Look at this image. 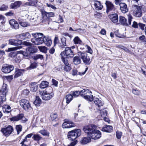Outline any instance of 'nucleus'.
I'll return each instance as SVG.
<instances>
[{
  "label": "nucleus",
  "instance_id": "nucleus-1",
  "mask_svg": "<svg viewBox=\"0 0 146 146\" xmlns=\"http://www.w3.org/2000/svg\"><path fill=\"white\" fill-rule=\"evenodd\" d=\"M96 127L94 124H89L84 126L83 129L88 136L96 140L100 138L101 135V132L96 129Z\"/></svg>",
  "mask_w": 146,
  "mask_h": 146
},
{
  "label": "nucleus",
  "instance_id": "nucleus-2",
  "mask_svg": "<svg viewBox=\"0 0 146 146\" xmlns=\"http://www.w3.org/2000/svg\"><path fill=\"white\" fill-rule=\"evenodd\" d=\"M60 55L61 59L65 66L64 68L65 71L68 72L71 69V68L69 64L68 58H72L74 56L73 52L70 48L67 47L65 48L64 51L62 52Z\"/></svg>",
  "mask_w": 146,
  "mask_h": 146
},
{
  "label": "nucleus",
  "instance_id": "nucleus-3",
  "mask_svg": "<svg viewBox=\"0 0 146 146\" xmlns=\"http://www.w3.org/2000/svg\"><path fill=\"white\" fill-rule=\"evenodd\" d=\"M81 134V131L80 129H75L69 131L68 133V139L70 140L74 141L79 137Z\"/></svg>",
  "mask_w": 146,
  "mask_h": 146
},
{
  "label": "nucleus",
  "instance_id": "nucleus-4",
  "mask_svg": "<svg viewBox=\"0 0 146 146\" xmlns=\"http://www.w3.org/2000/svg\"><path fill=\"white\" fill-rule=\"evenodd\" d=\"M7 85L3 84L1 89L0 90V108L2 106L3 102L5 101L6 94L8 92Z\"/></svg>",
  "mask_w": 146,
  "mask_h": 146
},
{
  "label": "nucleus",
  "instance_id": "nucleus-5",
  "mask_svg": "<svg viewBox=\"0 0 146 146\" xmlns=\"http://www.w3.org/2000/svg\"><path fill=\"white\" fill-rule=\"evenodd\" d=\"M40 11L42 16V22H47V23L49 24L50 22V18L53 17L54 16V13L53 12H47L43 9H41Z\"/></svg>",
  "mask_w": 146,
  "mask_h": 146
},
{
  "label": "nucleus",
  "instance_id": "nucleus-6",
  "mask_svg": "<svg viewBox=\"0 0 146 146\" xmlns=\"http://www.w3.org/2000/svg\"><path fill=\"white\" fill-rule=\"evenodd\" d=\"M26 51L20 50L18 51V53H22L24 57H27L29 54L35 53L37 52V49L35 46H29L26 49Z\"/></svg>",
  "mask_w": 146,
  "mask_h": 146
},
{
  "label": "nucleus",
  "instance_id": "nucleus-7",
  "mask_svg": "<svg viewBox=\"0 0 146 146\" xmlns=\"http://www.w3.org/2000/svg\"><path fill=\"white\" fill-rule=\"evenodd\" d=\"M90 93H92V92L87 89H84L80 91V95L85 99L91 102L93 100V98L92 95H89Z\"/></svg>",
  "mask_w": 146,
  "mask_h": 146
},
{
  "label": "nucleus",
  "instance_id": "nucleus-8",
  "mask_svg": "<svg viewBox=\"0 0 146 146\" xmlns=\"http://www.w3.org/2000/svg\"><path fill=\"white\" fill-rule=\"evenodd\" d=\"M9 44L13 45L19 46L23 44L25 46H31V43H29L26 41L22 42L21 40L18 39L15 40L11 39L9 40Z\"/></svg>",
  "mask_w": 146,
  "mask_h": 146
},
{
  "label": "nucleus",
  "instance_id": "nucleus-9",
  "mask_svg": "<svg viewBox=\"0 0 146 146\" xmlns=\"http://www.w3.org/2000/svg\"><path fill=\"white\" fill-rule=\"evenodd\" d=\"M133 17L131 15H129L128 16V22L127 21L125 18L123 16L119 17V21L121 25L125 26H128L131 25Z\"/></svg>",
  "mask_w": 146,
  "mask_h": 146
},
{
  "label": "nucleus",
  "instance_id": "nucleus-10",
  "mask_svg": "<svg viewBox=\"0 0 146 146\" xmlns=\"http://www.w3.org/2000/svg\"><path fill=\"white\" fill-rule=\"evenodd\" d=\"M20 103L23 108L26 111H28L31 109V104L27 100L22 99L20 101Z\"/></svg>",
  "mask_w": 146,
  "mask_h": 146
},
{
  "label": "nucleus",
  "instance_id": "nucleus-11",
  "mask_svg": "<svg viewBox=\"0 0 146 146\" xmlns=\"http://www.w3.org/2000/svg\"><path fill=\"white\" fill-rule=\"evenodd\" d=\"M40 94L41 95L42 98V100H50L54 96V94L51 92H47L46 91H43V92H40Z\"/></svg>",
  "mask_w": 146,
  "mask_h": 146
},
{
  "label": "nucleus",
  "instance_id": "nucleus-12",
  "mask_svg": "<svg viewBox=\"0 0 146 146\" xmlns=\"http://www.w3.org/2000/svg\"><path fill=\"white\" fill-rule=\"evenodd\" d=\"M132 11L135 17H139L141 16V11L140 7L136 5H133L132 7Z\"/></svg>",
  "mask_w": 146,
  "mask_h": 146
},
{
  "label": "nucleus",
  "instance_id": "nucleus-13",
  "mask_svg": "<svg viewBox=\"0 0 146 146\" xmlns=\"http://www.w3.org/2000/svg\"><path fill=\"white\" fill-rule=\"evenodd\" d=\"M10 119L11 121H18L21 120L23 123H25L27 121V119L24 117V114L23 113L19 114L15 116L10 118Z\"/></svg>",
  "mask_w": 146,
  "mask_h": 146
},
{
  "label": "nucleus",
  "instance_id": "nucleus-14",
  "mask_svg": "<svg viewBox=\"0 0 146 146\" xmlns=\"http://www.w3.org/2000/svg\"><path fill=\"white\" fill-rule=\"evenodd\" d=\"M14 68V66L13 65L5 64L3 65L1 70L5 73H9L13 71Z\"/></svg>",
  "mask_w": 146,
  "mask_h": 146
},
{
  "label": "nucleus",
  "instance_id": "nucleus-15",
  "mask_svg": "<svg viewBox=\"0 0 146 146\" xmlns=\"http://www.w3.org/2000/svg\"><path fill=\"white\" fill-rule=\"evenodd\" d=\"M81 57L84 63L86 65H89L90 64L92 60L90 57L88 56L86 53H81Z\"/></svg>",
  "mask_w": 146,
  "mask_h": 146
},
{
  "label": "nucleus",
  "instance_id": "nucleus-16",
  "mask_svg": "<svg viewBox=\"0 0 146 146\" xmlns=\"http://www.w3.org/2000/svg\"><path fill=\"white\" fill-rule=\"evenodd\" d=\"M13 130V127L11 125H9L6 128H2L1 131L5 136H8L11 133Z\"/></svg>",
  "mask_w": 146,
  "mask_h": 146
},
{
  "label": "nucleus",
  "instance_id": "nucleus-17",
  "mask_svg": "<svg viewBox=\"0 0 146 146\" xmlns=\"http://www.w3.org/2000/svg\"><path fill=\"white\" fill-rule=\"evenodd\" d=\"M65 122L62 125V127L64 128H70L75 127V124L73 122L68 119H66Z\"/></svg>",
  "mask_w": 146,
  "mask_h": 146
},
{
  "label": "nucleus",
  "instance_id": "nucleus-18",
  "mask_svg": "<svg viewBox=\"0 0 146 146\" xmlns=\"http://www.w3.org/2000/svg\"><path fill=\"white\" fill-rule=\"evenodd\" d=\"M44 36L42 37L41 36L40 38H33L31 39V41L32 43H34L35 45H38L44 42Z\"/></svg>",
  "mask_w": 146,
  "mask_h": 146
},
{
  "label": "nucleus",
  "instance_id": "nucleus-19",
  "mask_svg": "<svg viewBox=\"0 0 146 146\" xmlns=\"http://www.w3.org/2000/svg\"><path fill=\"white\" fill-rule=\"evenodd\" d=\"M105 4L107 8L106 13H108V12L115 10L114 5L111 2L107 1L105 2Z\"/></svg>",
  "mask_w": 146,
  "mask_h": 146
},
{
  "label": "nucleus",
  "instance_id": "nucleus-20",
  "mask_svg": "<svg viewBox=\"0 0 146 146\" xmlns=\"http://www.w3.org/2000/svg\"><path fill=\"white\" fill-rule=\"evenodd\" d=\"M9 23L12 28L18 29L19 28V25L18 23L14 19H12L9 21Z\"/></svg>",
  "mask_w": 146,
  "mask_h": 146
},
{
  "label": "nucleus",
  "instance_id": "nucleus-21",
  "mask_svg": "<svg viewBox=\"0 0 146 146\" xmlns=\"http://www.w3.org/2000/svg\"><path fill=\"white\" fill-rule=\"evenodd\" d=\"M94 102L96 105L98 107L103 106L104 102L101 99H99L97 98H96L93 99Z\"/></svg>",
  "mask_w": 146,
  "mask_h": 146
},
{
  "label": "nucleus",
  "instance_id": "nucleus-22",
  "mask_svg": "<svg viewBox=\"0 0 146 146\" xmlns=\"http://www.w3.org/2000/svg\"><path fill=\"white\" fill-rule=\"evenodd\" d=\"M120 9L122 12L124 13L127 12L128 10L127 5L125 3H121L119 4Z\"/></svg>",
  "mask_w": 146,
  "mask_h": 146
},
{
  "label": "nucleus",
  "instance_id": "nucleus-23",
  "mask_svg": "<svg viewBox=\"0 0 146 146\" xmlns=\"http://www.w3.org/2000/svg\"><path fill=\"white\" fill-rule=\"evenodd\" d=\"M110 19L114 23H117L118 21V16L116 13L113 14L109 15Z\"/></svg>",
  "mask_w": 146,
  "mask_h": 146
},
{
  "label": "nucleus",
  "instance_id": "nucleus-24",
  "mask_svg": "<svg viewBox=\"0 0 146 146\" xmlns=\"http://www.w3.org/2000/svg\"><path fill=\"white\" fill-rule=\"evenodd\" d=\"M113 130V127L112 126L106 125L103 127L102 131L106 132H110Z\"/></svg>",
  "mask_w": 146,
  "mask_h": 146
},
{
  "label": "nucleus",
  "instance_id": "nucleus-25",
  "mask_svg": "<svg viewBox=\"0 0 146 146\" xmlns=\"http://www.w3.org/2000/svg\"><path fill=\"white\" fill-rule=\"evenodd\" d=\"M25 71V69H19L16 68L14 78H16L22 75L23 74V72Z\"/></svg>",
  "mask_w": 146,
  "mask_h": 146
},
{
  "label": "nucleus",
  "instance_id": "nucleus-26",
  "mask_svg": "<svg viewBox=\"0 0 146 146\" xmlns=\"http://www.w3.org/2000/svg\"><path fill=\"white\" fill-rule=\"evenodd\" d=\"M30 87L31 88V90L33 92H35L37 89L38 86L37 83L36 82H31L30 84Z\"/></svg>",
  "mask_w": 146,
  "mask_h": 146
},
{
  "label": "nucleus",
  "instance_id": "nucleus-27",
  "mask_svg": "<svg viewBox=\"0 0 146 146\" xmlns=\"http://www.w3.org/2000/svg\"><path fill=\"white\" fill-rule=\"evenodd\" d=\"M21 4V2L20 1H15L14 3H11L10 7L12 9H16L19 7Z\"/></svg>",
  "mask_w": 146,
  "mask_h": 146
},
{
  "label": "nucleus",
  "instance_id": "nucleus-28",
  "mask_svg": "<svg viewBox=\"0 0 146 146\" xmlns=\"http://www.w3.org/2000/svg\"><path fill=\"white\" fill-rule=\"evenodd\" d=\"M44 42L46 46H51L52 44V41L48 36H45L44 39Z\"/></svg>",
  "mask_w": 146,
  "mask_h": 146
},
{
  "label": "nucleus",
  "instance_id": "nucleus-29",
  "mask_svg": "<svg viewBox=\"0 0 146 146\" xmlns=\"http://www.w3.org/2000/svg\"><path fill=\"white\" fill-rule=\"evenodd\" d=\"M29 2H27L25 4L27 5L37 6L38 1L37 0H28Z\"/></svg>",
  "mask_w": 146,
  "mask_h": 146
},
{
  "label": "nucleus",
  "instance_id": "nucleus-30",
  "mask_svg": "<svg viewBox=\"0 0 146 146\" xmlns=\"http://www.w3.org/2000/svg\"><path fill=\"white\" fill-rule=\"evenodd\" d=\"M91 137L88 136L87 137H84L82 138L80 141L81 143L82 144H86L89 143L91 141Z\"/></svg>",
  "mask_w": 146,
  "mask_h": 146
},
{
  "label": "nucleus",
  "instance_id": "nucleus-31",
  "mask_svg": "<svg viewBox=\"0 0 146 146\" xmlns=\"http://www.w3.org/2000/svg\"><path fill=\"white\" fill-rule=\"evenodd\" d=\"M30 66L27 68V70H31L36 68L38 66V63L36 62H31Z\"/></svg>",
  "mask_w": 146,
  "mask_h": 146
},
{
  "label": "nucleus",
  "instance_id": "nucleus-32",
  "mask_svg": "<svg viewBox=\"0 0 146 146\" xmlns=\"http://www.w3.org/2000/svg\"><path fill=\"white\" fill-rule=\"evenodd\" d=\"M94 6L96 10H99L102 9L103 8V5L101 4L100 1H95Z\"/></svg>",
  "mask_w": 146,
  "mask_h": 146
},
{
  "label": "nucleus",
  "instance_id": "nucleus-33",
  "mask_svg": "<svg viewBox=\"0 0 146 146\" xmlns=\"http://www.w3.org/2000/svg\"><path fill=\"white\" fill-rule=\"evenodd\" d=\"M73 62L76 65L80 64L81 61L80 58L76 56L74 58Z\"/></svg>",
  "mask_w": 146,
  "mask_h": 146
},
{
  "label": "nucleus",
  "instance_id": "nucleus-34",
  "mask_svg": "<svg viewBox=\"0 0 146 146\" xmlns=\"http://www.w3.org/2000/svg\"><path fill=\"white\" fill-rule=\"evenodd\" d=\"M41 103V100L38 96L36 97V99L34 102V104L36 106H39Z\"/></svg>",
  "mask_w": 146,
  "mask_h": 146
},
{
  "label": "nucleus",
  "instance_id": "nucleus-35",
  "mask_svg": "<svg viewBox=\"0 0 146 146\" xmlns=\"http://www.w3.org/2000/svg\"><path fill=\"white\" fill-rule=\"evenodd\" d=\"M17 51V54H16V57L15 59V61L16 63H19L20 62L21 60V56H24L22 53H18Z\"/></svg>",
  "mask_w": 146,
  "mask_h": 146
},
{
  "label": "nucleus",
  "instance_id": "nucleus-36",
  "mask_svg": "<svg viewBox=\"0 0 146 146\" xmlns=\"http://www.w3.org/2000/svg\"><path fill=\"white\" fill-rule=\"evenodd\" d=\"M73 41L75 44H79L80 45H84L78 36L75 37L74 38Z\"/></svg>",
  "mask_w": 146,
  "mask_h": 146
},
{
  "label": "nucleus",
  "instance_id": "nucleus-37",
  "mask_svg": "<svg viewBox=\"0 0 146 146\" xmlns=\"http://www.w3.org/2000/svg\"><path fill=\"white\" fill-rule=\"evenodd\" d=\"M49 83L46 81H43L42 82L40 85L41 88L44 89L48 86Z\"/></svg>",
  "mask_w": 146,
  "mask_h": 146
},
{
  "label": "nucleus",
  "instance_id": "nucleus-38",
  "mask_svg": "<svg viewBox=\"0 0 146 146\" xmlns=\"http://www.w3.org/2000/svg\"><path fill=\"white\" fill-rule=\"evenodd\" d=\"M32 35L34 37L33 38H40L41 36L43 37L44 36L42 33H36L32 34Z\"/></svg>",
  "mask_w": 146,
  "mask_h": 146
},
{
  "label": "nucleus",
  "instance_id": "nucleus-39",
  "mask_svg": "<svg viewBox=\"0 0 146 146\" xmlns=\"http://www.w3.org/2000/svg\"><path fill=\"white\" fill-rule=\"evenodd\" d=\"M73 98V96L70 94H68L66 96V102L68 104L72 100Z\"/></svg>",
  "mask_w": 146,
  "mask_h": 146
},
{
  "label": "nucleus",
  "instance_id": "nucleus-40",
  "mask_svg": "<svg viewBox=\"0 0 146 146\" xmlns=\"http://www.w3.org/2000/svg\"><path fill=\"white\" fill-rule=\"evenodd\" d=\"M38 48L40 52L45 53H46L48 48L45 46H38Z\"/></svg>",
  "mask_w": 146,
  "mask_h": 146
},
{
  "label": "nucleus",
  "instance_id": "nucleus-41",
  "mask_svg": "<svg viewBox=\"0 0 146 146\" xmlns=\"http://www.w3.org/2000/svg\"><path fill=\"white\" fill-rule=\"evenodd\" d=\"M3 111L7 113H9L11 111L10 106L8 105H5L3 109Z\"/></svg>",
  "mask_w": 146,
  "mask_h": 146
},
{
  "label": "nucleus",
  "instance_id": "nucleus-42",
  "mask_svg": "<svg viewBox=\"0 0 146 146\" xmlns=\"http://www.w3.org/2000/svg\"><path fill=\"white\" fill-rule=\"evenodd\" d=\"M32 138L35 141H38L42 138V137L38 134H35L33 135Z\"/></svg>",
  "mask_w": 146,
  "mask_h": 146
},
{
  "label": "nucleus",
  "instance_id": "nucleus-43",
  "mask_svg": "<svg viewBox=\"0 0 146 146\" xmlns=\"http://www.w3.org/2000/svg\"><path fill=\"white\" fill-rule=\"evenodd\" d=\"M57 114L56 113H54L51 114L50 119L52 121H56V119H57Z\"/></svg>",
  "mask_w": 146,
  "mask_h": 146
},
{
  "label": "nucleus",
  "instance_id": "nucleus-44",
  "mask_svg": "<svg viewBox=\"0 0 146 146\" xmlns=\"http://www.w3.org/2000/svg\"><path fill=\"white\" fill-rule=\"evenodd\" d=\"M33 58L35 60H37L39 59L42 60L43 59L44 57L42 55L39 54L33 56Z\"/></svg>",
  "mask_w": 146,
  "mask_h": 146
},
{
  "label": "nucleus",
  "instance_id": "nucleus-45",
  "mask_svg": "<svg viewBox=\"0 0 146 146\" xmlns=\"http://www.w3.org/2000/svg\"><path fill=\"white\" fill-rule=\"evenodd\" d=\"M99 110L101 111V115L102 117H105L107 114V111L106 109H104L102 111L99 108Z\"/></svg>",
  "mask_w": 146,
  "mask_h": 146
},
{
  "label": "nucleus",
  "instance_id": "nucleus-46",
  "mask_svg": "<svg viewBox=\"0 0 146 146\" xmlns=\"http://www.w3.org/2000/svg\"><path fill=\"white\" fill-rule=\"evenodd\" d=\"M39 133H41L44 136H48L49 134V133L47 130L44 129L40 130L39 131Z\"/></svg>",
  "mask_w": 146,
  "mask_h": 146
},
{
  "label": "nucleus",
  "instance_id": "nucleus-47",
  "mask_svg": "<svg viewBox=\"0 0 146 146\" xmlns=\"http://www.w3.org/2000/svg\"><path fill=\"white\" fill-rule=\"evenodd\" d=\"M22 46H17L15 47L9 48L7 50V51L10 52L16 50L18 49L22 48Z\"/></svg>",
  "mask_w": 146,
  "mask_h": 146
},
{
  "label": "nucleus",
  "instance_id": "nucleus-48",
  "mask_svg": "<svg viewBox=\"0 0 146 146\" xmlns=\"http://www.w3.org/2000/svg\"><path fill=\"white\" fill-rule=\"evenodd\" d=\"M22 126L20 125H18L16 126V129L17 131V134H19L20 132L22 131Z\"/></svg>",
  "mask_w": 146,
  "mask_h": 146
},
{
  "label": "nucleus",
  "instance_id": "nucleus-49",
  "mask_svg": "<svg viewBox=\"0 0 146 146\" xmlns=\"http://www.w3.org/2000/svg\"><path fill=\"white\" fill-rule=\"evenodd\" d=\"M139 39L141 42H144L145 44H146V38L144 35L140 36L139 38Z\"/></svg>",
  "mask_w": 146,
  "mask_h": 146
},
{
  "label": "nucleus",
  "instance_id": "nucleus-50",
  "mask_svg": "<svg viewBox=\"0 0 146 146\" xmlns=\"http://www.w3.org/2000/svg\"><path fill=\"white\" fill-rule=\"evenodd\" d=\"M21 35L26 38H29L31 37V35L28 32L23 33L21 34Z\"/></svg>",
  "mask_w": 146,
  "mask_h": 146
},
{
  "label": "nucleus",
  "instance_id": "nucleus-51",
  "mask_svg": "<svg viewBox=\"0 0 146 146\" xmlns=\"http://www.w3.org/2000/svg\"><path fill=\"white\" fill-rule=\"evenodd\" d=\"M20 24L21 26L23 27H26L30 25L28 23L25 22V21L23 22H21Z\"/></svg>",
  "mask_w": 146,
  "mask_h": 146
},
{
  "label": "nucleus",
  "instance_id": "nucleus-52",
  "mask_svg": "<svg viewBox=\"0 0 146 146\" xmlns=\"http://www.w3.org/2000/svg\"><path fill=\"white\" fill-rule=\"evenodd\" d=\"M132 92L133 94L136 95H138L140 94V92L139 90L135 89H133Z\"/></svg>",
  "mask_w": 146,
  "mask_h": 146
},
{
  "label": "nucleus",
  "instance_id": "nucleus-53",
  "mask_svg": "<svg viewBox=\"0 0 146 146\" xmlns=\"http://www.w3.org/2000/svg\"><path fill=\"white\" fill-rule=\"evenodd\" d=\"M138 26L139 28L142 30L145 31V25L141 23H138Z\"/></svg>",
  "mask_w": 146,
  "mask_h": 146
},
{
  "label": "nucleus",
  "instance_id": "nucleus-54",
  "mask_svg": "<svg viewBox=\"0 0 146 146\" xmlns=\"http://www.w3.org/2000/svg\"><path fill=\"white\" fill-rule=\"evenodd\" d=\"M59 42V40L58 38V37L57 36H55L54 40V46H55Z\"/></svg>",
  "mask_w": 146,
  "mask_h": 146
},
{
  "label": "nucleus",
  "instance_id": "nucleus-55",
  "mask_svg": "<svg viewBox=\"0 0 146 146\" xmlns=\"http://www.w3.org/2000/svg\"><path fill=\"white\" fill-rule=\"evenodd\" d=\"M116 135L117 138L118 139H120L122 135V133L121 132L117 131L116 133Z\"/></svg>",
  "mask_w": 146,
  "mask_h": 146
},
{
  "label": "nucleus",
  "instance_id": "nucleus-56",
  "mask_svg": "<svg viewBox=\"0 0 146 146\" xmlns=\"http://www.w3.org/2000/svg\"><path fill=\"white\" fill-rule=\"evenodd\" d=\"M79 94L80 95V92L79 91H76L73 92L72 96L75 97H77L79 96Z\"/></svg>",
  "mask_w": 146,
  "mask_h": 146
},
{
  "label": "nucleus",
  "instance_id": "nucleus-57",
  "mask_svg": "<svg viewBox=\"0 0 146 146\" xmlns=\"http://www.w3.org/2000/svg\"><path fill=\"white\" fill-rule=\"evenodd\" d=\"M8 8V6L3 5L1 7H0V11H5Z\"/></svg>",
  "mask_w": 146,
  "mask_h": 146
},
{
  "label": "nucleus",
  "instance_id": "nucleus-58",
  "mask_svg": "<svg viewBox=\"0 0 146 146\" xmlns=\"http://www.w3.org/2000/svg\"><path fill=\"white\" fill-rule=\"evenodd\" d=\"M132 27L135 28H138V24L135 21H134L133 23V24L131 25Z\"/></svg>",
  "mask_w": 146,
  "mask_h": 146
},
{
  "label": "nucleus",
  "instance_id": "nucleus-59",
  "mask_svg": "<svg viewBox=\"0 0 146 146\" xmlns=\"http://www.w3.org/2000/svg\"><path fill=\"white\" fill-rule=\"evenodd\" d=\"M63 46H66V38L64 37H62L61 39Z\"/></svg>",
  "mask_w": 146,
  "mask_h": 146
},
{
  "label": "nucleus",
  "instance_id": "nucleus-60",
  "mask_svg": "<svg viewBox=\"0 0 146 146\" xmlns=\"http://www.w3.org/2000/svg\"><path fill=\"white\" fill-rule=\"evenodd\" d=\"M4 17L1 15H0V22L1 21V23H5V21Z\"/></svg>",
  "mask_w": 146,
  "mask_h": 146
},
{
  "label": "nucleus",
  "instance_id": "nucleus-61",
  "mask_svg": "<svg viewBox=\"0 0 146 146\" xmlns=\"http://www.w3.org/2000/svg\"><path fill=\"white\" fill-rule=\"evenodd\" d=\"M76 31H77L81 33H83L84 32L85 29H77L75 30Z\"/></svg>",
  "mask_w": 146,
  "mask_h": 146
},
{
  "label": "nucleus",
  "instance_id": "nucleus-62",
  "mask_svg": "<svg viewBox=\"0 0 146 146\" xmlns=\"http://www.w3.org/2000/svg\"><path fill=\"white\" fill-rule=\"evenodd\" d=\"M52 80L53 85H54L55 86H57L58 84V81L54 79H52Z\"/></svg>",
  "mask_w": 146,
  "mask_h": 146
},
{
  "label": "nucleus",
  "instance_id": "nucleus-63",
  "mask_svg": "<svg viewBox=\"0 0 146 146\" xmlns=\"http://www.w3.org/2000/svg\"><path fill=\"white\" fill-rule=\"evenodd\" d=\"M87 47L88 49V53H90V54H92L93 52L92 49L89 46H86Z\"/></svg>",
  "mask_w": 146,
  "mask_h": 146
},
{
  "label": "nucleus",
  "instance_id": "nucleus-64",
  "mask_svg": "<svg viewBox=\"0 0 146 146\" xmlns=\"http://www.w3.org/2000/svg\"><path fill=\"white\" fill-rule=\"evenodd\" d=\"M77 141H74L72 142L68 146H74V145L76 144Z\"/></svg>",
  "mask_w": 146,
  "mask_h": 146
}]
</instances>
